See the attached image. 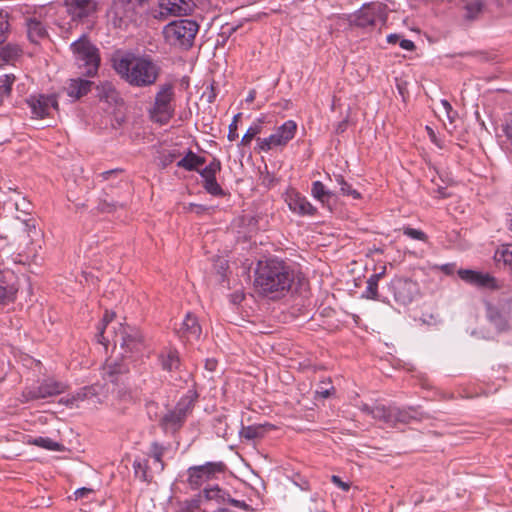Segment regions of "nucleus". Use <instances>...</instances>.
Returning <instances> with one entry per match:
<instances>
[{"label":"nucleus","instance_id":"obj_32","mask_svg":"<svg viewBox=\"0 0 512 512\" xmlns=\"http://www.w3.org/2000/svg\"><path fill=\"white\" fill-rule=\"evenodd\" d=\"M202 495L199 494L192 499L185 500L180 503V511L181 512H206L200 509L202 503Z\"/></svg>","mask_w":512,"mask_h":512},{"label":"nucleus","instance_id":"obj_61","mask_svg":"<svg viewBox=\"0 0 512 512\" xmlns=\"http://www.w3.org/2000/svg\"><path fill=\"white\" fill-rule=\"evenodd\" d=\"M255 97H256V91L251 90L246 97V102H249V103L253 102Z\"/></svg>","mask_w":512,"mask_h":512},{"label":"nucleus","instance_id":"obj_35","mask_svg":"<svg viewBox=\"0 0 512 512\" xmlns=\"http://www.w3.org/2000/svg\"><path fill=\"white\" fill-rule=\"evenodd\" d=\"M262 120H257V122H255L253 125H251L246 133L244 134V136L242 137L241 139V145L243 146H248L251 141L253 140V138L258 135L259 133H261V130H262Z\"/></svg>","mask_w":512,"mask_h":512},{"label":"nucleus","instance_id":"obj_46","mask_svg":"<svg viewBox=\"0 0 512 512\" xmlns=\"http://www.w3.org/2000/svg\"><path fill=\"white\" fill-rule=\"evenodd\" d=\"M25 226V232L27 233V237L33 241L36 237L40 236V231L36 228V223L34 219H27L23 221Z\"/></svg>","mask_w":512,"mask_h":512},{"label":"nucleus","instance_id":"obj_9","mask_svg":"<svg viewBox=\"0 0 512 512\" xmlns=\"http://www.w3.org/2000/svg\"><path fill=\"white\" fill-rule=\"evenodd\" d=\"M297 124L293 120H287L279 126L273 134L266 138H257V144L261 151L267 152L276 147H284L295 137Z\"/></svg>","mask_w":512,"mask_h":512},{"label":"nucleus","instance_id":"obj_15","mask_svg":"<svg viewBox=\"0 0 512 512\" xmlns=\"http://www.w3.org/2000/svg\"><path fill=\"white\" fill-rule=\"evenodd\" d=\"M64 5L73 21H83L97 9L94 0H65Z\"/></svg>","mask_w":512,"mask_h":512},{"label":"nucleus","instance_id":"obj_44","mask_svg":"<svg viewBox=\"0 0 512 512\" xmlns=\"http://www.w3.org/2000/svg\"><path fill=\"white\" fill-rule=\"evenodd\" d=\"M122 207L123 204L114 201H108L107 199L101 200L98 204V210L102 213H110Z\"/></svg>","mask_w":512,"mask_h":512},{"label":"nucleus","instance_id":"obj_25","mask_svg":"<svg viewBox=\"0 0 512 512\" xmlns=\"http://www.w3.org/2000/svg\"><path fill=\"white\" fill-rule=\"evenodd\" d=\"M162 368L166 371L172 372L179 368L180 359L177 350L167 349L160 355Z\"/></svg>","mask_w":512,"mask_h":512},{"label":"nucleus","instance_id":"obj_8","mask_svg":"<svg viewBox=\"0 0 512 512\" xmlns=\"http://www.w3.org/2000/svg\"><path fill=\"white\" fill-rule=\"evenodd\" d=\"M193 408V400L190 397L181 398L176 406L168 410L160 419V425L165 431L176 432L186 421Z\"/></svg>","mask_w":512,"mask_h":512},{"label":"nucleus","instance_id":"obj_62","mask_svg":"<svg viewBox=\"0 0 512 512\" xmlns=\"http://www.w3.org/2000/svg\"><path fill=\"white\" fill-rule=\"evenodd\" d=\"M371 410H373V406H369L368 404H363L361 406V411L368 415H371Z\"/></svg>","mask_w":512,"mask_h":512},{"label":"nucleus","instance_id":"obj_59","mask_svg":"<svg viewBox=\"0 0 512 512\" xmlns=\"http://www.w3.org/2000/svg\"><path fill=\"white\" fill-rule=\"evenodd\" d=\"M217 366V361L214 359H207L205 362V368L209 371H214Z\"/></svg>","mask_w":512,"mask_h":512},{"label":"nucleus","instance_id":"obj_63","mask_svg":"<svg viewBox=\"0 0 512 512\" xmlns=\"http://www.w3.org/2000/svg\"><path fill=\"white\" fill-rule=\"evenodd\" d=\"M437 192L439 193V197L441 198L448 197V194H446L442 188H439Z\"/></svg>","mask_w":512,"mask_h":512},{"label":"nucleus","instance_id":"obj_16","mask_svg":"<svg viewBox=\"0 0 512 512\" xmlns=\"http://www.w3.org/2000/svg\"><path fill=\"white\" fill-rule=\"evenodd\" d=\"M457 273L463 281L478 288H498L496 279L489 273H483L471 269H459Z\"/></svg>","mask_w":512,"mask_h":512},{"label":"nucleus","instance_id":"obj_54","mask_svg":"<svg viewBox=\"0 0 512 512\" xmlns=\"http://www.w3.org/2000/svg\"><path fill=\"white\" fill-rule=\"evenodd\" d=\"M226 502H229L231 505L238 507V508H242V509L248 508V505L244 501L232 499L229 497V495L226 496Z\"/></svg>","mask_w":512,"mask_h":512},{"label":"nucleus","instance_id":"obj_4","mask_svg":"<svg viewBox=\"0 0 512 512\" xmlns=\"http://www.w3.org/2000/svg\"><path fill=\"white\" fill-rule=\"evenodd\" d=\"M74 60L83 73L93 76L97 73L100 65L99 49L91 42L87 35H82L70 45Z\"/></svg>","mask_w":512,"mask_h":512},{"label":"nucleus","instance_id":"obj_23","mask_svg":"<svg viewBox=\"0 0 512 512\" xmlns=\"http://www.w3.org/2000/svg\"><path fill=\"white\" fill-rule=\"evenodd\" d=\"M91 85L89 80L71 79L65 89L69 97L79 99L90 91Z\"/></svg>","mask_w":512,"mask_h":512},{"label":"nucleus","instance_id":"obj_52","mask_svg":"<svg viewBox=\"0 0 512 512\" xmlns=\"http://www.w3.org/2000/svg\"><path fill=\"white\" fill-rule=\"evenodd\" d=\"M238 138L237 134V124H235V121H232V123L229 125V133H228V139L230 141H234Z\"/></svg>","mask_w":512,"mask_h":512},{"label":"nucleus","instance_id":"obj_30","mask_svg":"<svg viewBox=\"0 0 512 512\" xmlns=\"http://www.w3.org/2000/svg\"><path fill=\"white\" fill-rule=\"evenodd\" d=\"M312 196L322 203L328 202L332 197V192L327 190L321 181H315L312 183L311 188Z\"/></svg>","mask_w":512,"mask_h":512},{"label":"nucleus","instance_id":"obj_14","mask_svg":"<svg viewBox=\"0 0 512 512\" xmlns=\"http://www.w3.org/2000/svg\"><path fill=\"white\" fill-rule=\"evenodd\" d=\"M195 7V0H161L159 17L188 15Z\"/></svg>","mask_w":512,"mask_h":512},{"label":"nucleus","instance_id":"obj_45","mask_svg":"<svg viewBox=\"0 0 512 512\" xmlns=\"http://www.w3.org/2000/svg\"><path fill=\"white\" fill-rule=\"evenodd\" d=\"M403 233L407 237L414 239V240H418V241L425 242L428 239L427 235L422 230L411 228V227H404Z\"/></svg>","mask_w":512,"mask_h":512},{"label":"nucleus","instance_id":"obj_33","mask_svg":"<svg viewBox=\"0 0 512 512\" xmlns=\"http://www.w3.org/2000/svg\"><path fill=\"white\" fill-rule=\"evenodd\" d=\"M31 443L35 446L51 451H62L64 449L62 444L55 442L48 437L35 438Z\"/></svg>","mask_w":512,"mask_h":512},{"label":"nucleus","instance_id":"obj_64","mask_svg":"<svg viewBox=\"0 0 512 512\" xmlns=\"http://www.w3.org/2000/svg\"><path fill=\"white\" fill-rule=\"evenodd\" d=\"M345 125H346V124H345V122L341 123V124L339 125V128H338V129H339V130H341V131H343V130L345 129Z\"/></svg>","mask_w":512,"mask_h":512},{"label":"nucleus","instance_id":"obj_13","mask_svg":"<svg viewBox=\"0 0 512 512\" xmlns=\"http://www.w3.org/2000/svg\"><path fill=\"white\" fill-rule=\"evenodd\" d=\"M391 290L394 298L401 304H409L413 301L417 293V283L406 278H397L391 282Z\"/></svg>","mask_w":512,"mask_h":512},{"label":"nucleus","instance_id":"obj_34","mask_svg":"<svg viewBox=\"0 0 512 512\" xmlns=\"http://www.w3.org/2000/svg\"><path fill=\"white\" fill-rule=\"evenodd\" d=\"M494 257L497 262H503L512 270V245L502 246L496 251Z\"/></svg>","mask_w":512,"mask_h":512},{"label":"nucleus","instance_id":"obj_37","mask_svg":"<svg viewBox=\"0 0 512 512\" xmlns=\"http://www.w3.org/2000/svg\"><path fill=\"white\" fill-rule=\"evenodd\" d=\"M335 181L340 186V191L343 195L351 196L353 199H359L361 197L360 193L353 189L350 184H348L342 175H335Z\"/></svg>","mask_w":512,"mask_h":512},{"label":"nucleus","instance_id":"obj_2","mask_svg":"<svg viewBox=\"0 0 512 512\" xmlns=\"http://www.w3.org/2000/svg\"><path fill=\"white\" fill-rule=\"evenodd\" d=\"M112 67L132 87L145 88L154 85L161 73L160 66L149 55L131 51H116Z\"/></svg>","mask_w":512,"mask_h":512},{"label":"nucleus","instance_id":"obj_38","mask_svg":"<svg viewBox=\"0 0 512 512\" xmlns=\"http://www.w3.org/2000/svg\"><path fill=\"white\" fill-rule=\"evenodd\" d=\"M134 472L137 477H139L142 481H150L148 475V460L146 459H136L133 462Z\"/></svg>","mask_w":512,"mask_h":512},{"label":"nucleus","instance_id":"obj_21","mask_svg":"<svg viewBox=\"0 0 512 512\" xmlns=\"http://www.w3.org/2000/svg\"><path fill=\"white\" fill-rule=\"evenodd\" d=\"M380 7L378 5H368L360 9L356 22L358 26H373L376 23Z\"/></svg>","mask_w":512,"mask_h":512},{"label":"nucleus","instance_id":"obj_55","mask_svg":"<svg viewBox=\"0 0 512 512\" xmlns=\"http://www.w3.org/2000/svg\"><path fill=\"white\" fill-rule=\"evenodd\" d=\"M399 45L402 49L412 51L415 48V44L408 39H400Z\"/></svg>","mask_w":512,"mask_h":512},{"label":"nucleus","instance_id":"obj_58","mask_svg":"<svg viewBox=\"0 0 512 512\" xmlns=\"http://www.w3.org/2000/svg\"><path fill=\"white\" fill-rule=\"evenodd\" d=\"M189 207L191 211H195L197 214H202L208 210V208L203 205L193 203H191Z\"/></svg>","mask_w":512,"mask_h":512},{"label":"nucleus","instance_id":"obj_57","mask_svg":"<svg viewBox=\"0 0 512 512\" xmlns=\"http://www.w3.org/2000/svg\"><path fill=\"white\" fill-rule=\"evenodd\" d=\"M92 492L93 490L91 488L82 487L75 491V496L76 498H83Z\"/></svg>","mask_w":512,"mask_h":512},{"label":"nucleus","instance_id":"obj_31","mask_svg":"<svg viewBox=\"0 0 512 512\" xmlns=\"http://www.w3.org/2000/svg\"><path fill=\"white\" fill-rule=\"evenodd\" d=\"M14 81L15 76L13 74H5L0 77V104L5 97L10 95Z\"/></svg>","mask_w":512,"mask_h":512},{"label":"nucleus","instance_id":"obj_43","mask_svg":"<svg viewBox=\"0 0 512 512\" xmlns=\"http://www.w3.org/2000/svg\"><path fill=\"white\" fill-rule=\"evenodd\" d=\"M502 131L512 152V112L505 118L502 124Z\"/></svg>","mask_w":512,"mask_h":512},{"label":"nucleus","instance_id":"obj_49","mask_svg":"<svg viewBox=\"0 0 512 512\" xmlns=\"http://www.w3.org/2000/svg\"><path fill=\"white\" fill-rule=\"evenodd\" d=\"M123 5L126 6V10H135L142 7L145 3L150 0H120Z\"/></svg>","mask_w":512,"mask_h":512},{"label":"nucleus","instance_id":"obj_17","mask_svg":"<svg viewBox=\"0 0 512 512\" xmlns=\"http://www.w3.org/2000/svg\"><path fill=\"white\" fill-rule=\"evenodd\" d=\"M65 386L54 380H46L36 388H30L24 391L23 396L26 400L44 399L55 396L64 391Z\"/></svg>","mask_w":512,"mask_h":512},{"label":"nucleus","instance_id":"obj_51","mask_svg":"<svg viewBox=\"0 0 512 512\" xmlns=\"http://www.w3.org/2000/svg\"><path fill=\"white\" fill-rule=\"evenodd\" d=\"M437 269H439L441 272H443L446 275H451L455 271V264L454 263H447L440 266H436Z\"/></svg>","mask_w":512,"mask_h":512},{"label":"nucleus","instance_id":"obj_40","mask_svg":"<svg viewBox=\"0 0 512 512\" xmlns=\"http://www.w3.org/2000/svg\"><path fill=\"white\" fill-rule=\"evenodd\" d=\"M10 31L9 14L0 9V44L4 43Z\"/></svg>","mask_w":512,"mask_h":512},{"label":"nucleus","instance_id":"obj_5","mask_svg":"<svg viewBox=\"0 0 512 512\" xmlns=\"http://www.w3.org/2000/svg\"><path fill=\"white\" fill-rule=\"evenodd\" d=\"M198 29L195 21L182 19L167 24L163 29V35L169 45L189 49L193 45Z\"/></svg>","mask_w":512,"mask_h":512},{"label":"nucleus","instance_id":"obj_50","mask_svg":"<svg viewBox=\"0 0 512 512\" xmlns=\"http://www.w3.org/2000/svg\"><path fill=\"white\" fill-rule=\"evenodd\" d=\"M120 173H122L121 169H112V170L98 173L97 178H100L101 181H106V180L110 179L112 176H117Z\"/></svg>","mask_w":512,"mask_h":512},{"label":"nucleus","instance_id":"obj_11","mask_svg":"<svg viewBox=\"0 0 512 512\" xmlns=\"http://www.w3.org/2000/svg\"><path fill=\"white\" fill-rule=\"evenodd\" d=\"M221 171L220 160L214 158L205 168L199 169L198 173L203 178L204 189L213 196L224 197L226 192L216 180V174Z\"/></svg>","mask_w":512,"mask_h":512},{"label":"nucleus","instance_id":"obj_48","mask_svg":"<svg viewBox=\"0 0 512 512\" xmlns=\"http://www.w3.org/2000/svg\"><path fill=\"white\" fill-rule=\"evenodd\" d=\"M440 103L444 109V113H445L446 117L448 118L450 123H453L455 117L457 116V112L455 110H453V108H452L451 104L448 102V100L442 99Z\"/></svg>","mask_w":512,"mask_h":512},{"label":"nucleus","instance_id":"obj_56","mask_svg":"<svg viewBox=\"0 0 512 512\" xmlns=\"http://www.w3.org/2000/svg\"><path fill=\"white\" fill-rule=\"evenodd\" d=\"M332 482L335 483L338 487H340L342 490L347 491L349 490L350 486L349 484L343 482L340 477L333 475L332 476Z\"/></svg>","mask_w":512,"mask_h":512},{"label":"nucleus","instance_id":"obj_7","mask_svg":"<svg viewBox=\"0 0 512 512\" xmlns=\"http://www.w3.org/2000/svg\"><path fill=\"white\" fill-rule=\"evenodd\" d=\"M226 465L219 462H206L203 465L191 466L187 470V483L192 489H199L203 484L224 473Z\"/></svg>","mask_w":512,"mask_h":512},{"label":"nucleus","instance_id":"obj_26","mask_svg":"<svg viewBox=\"0 0 512 512\" xmlns=\"http://www.w3.org/2000/svg\"><path fill=\"white\" fill-rule=\"evenodd\" d=\"M417 411L415 409H400L393 407V426L397 423L408 424L412 420L417 419Z\"/></svg>","mask_w":512,"mask_h":512},{"label":"nucleus","instance_id":"obj_19","mask_svg":"<svg viewBox=\"0 0 512 512\" xmlns=\"http://www.w3.org/2000/svg\"><path fill=\"white\" fill-rule=\"evenodd\" d=\"M13 278L10 271L0 272V305H6L15 298L17 288L13 283Z\"/></svg>","mask_w":512,"mask_h":512},{"label":"nucleus","instance_id":"obj_6","mask_svg":"<svg viewBox=\"0 0 512 512\" xmlns=\"http://www.w3.org/2000/svg\"><path fill=\"white\" fill-rule=\"evenodd\" d=\"M174 86L171 83L160 85L156 95L151 118L160 124H166L174 115Z\"/></svg>","mask_w":512,"mask_h":512},{"label":"nucleus","instance_id":"obj_1","mask_svg":"<svg viewBox=\"0 0 512 512\" xmlns=\"http://www.w3.org/2000/svg\"><path fill=\"white\" fill-rule=\"evenodd\" d=\"M295 279V270L289 264L278 258H270L258 261L253 283L260 295L277 299L290 291Z\"/></svg>","mask_w":512,"mask_h":512},{"label":"nucleus","instance_id":"obj_36","mask_svg":"<svg viewBox=\"0 0 512 512\" xmlns=\"http://www.w3.org/2000/svg\"><path fill=\"white\" fill-rule=\"evenodd\" d=\"M264 434V429L262 426H255V425H251V426H243L241 431H240V436L242 438H245V439H248V440H253V439H256V438H260L262 437Z\"/></svg>","mask_w":512,"mask_h":512},{"label":"nucleus","instance_id":"obj_41","mask_svg":"<svg viewBox=\"0 0 512 512\" xmlns=\"http://www.w3.org/2000/svg\"><path fill=\"white\" fill-rule=\"evenodd\" d=\"M97 392H96V389L94 387H84L82 389H80L78 392H76L70 400H68V402H77V401H82V400H85V399H90L92 398L93 396H96Z\"/></svg>","mask_w":512,"mask_h":512},{"label":"nucleus","instance_id":"obj_28","mask_svg":"<svg viewBox=\"0 0 512 512\" xmlns=\"http://www.w3.org/2000/svg\"><path fill=\"white\" fill-rule=\"evenodd\" d=\"M202 498L207 501H215L217 503H225L226 502V496L228 494L221 489L218 485H214L211 487H206L203 490V493L201 494Z\"/></svg>","mask_w":512,"mask_h":512},{"label":"nucleus","instance_id":"obj_18","mask_svg":"<svg viewBox=\"0 0 512 512\" xmlns=\"http://www.w3.org/2000/svg\"><path fill=\"white\" fill-rule=\"evenodd\" d=\"M285 201L289 209L299 215L312 216L316 212V208L306 199V197L302 196L294 189L287 191Z\"/></svg>","mask_w":512,"mask_h":512},{"label":"nucleus","instance_id":"obj_39","mask_svg":"<svg viewBox=\"0 0 512 512\" xmlns=\"http://www.w3.org/2000/svg\"><path fill=\"white\" fill-rule=\"evenodd\" d=\"M164 451H165V448L162 445H160L159 443L153 442L151 444L150 453H151V456L153 457L154 462L157 465V468L159 471H162L164 469V463L162 461Z\"/></svg>","mask_w":512,"mask_h":512},{"label":"nucleus","instance_id":"obj_20","mask_svg":"<svg viewBox=\"0 0 512 512\" xmlns=\"http://www.w3.org/2000/svg\"><path fill=\"white\" fill-rule=\"evenodd\" d=\"M201 332V326L196 316L187 313L182 321L181 327L178 329L180 337L186 338L187 340H197L200 338Z\"/></svg>","mask_w":512,"mask_h":512},{"label":"nucleus","instance_id":"obj_3","mask_svg":"<svg viewBox=\"0 0 512 512\" xmlns=\"http://www.w3.org/2000/svg\"><path fill=\"white\" fill-rule=\"evenodd\" d=\"M114 313L106 314L103 317V327L99 328V342L106 345V342L112 341L114 346L119 345L126 351L133 352L138 351L143 343V337L140 331L133 326L117 323L118 327H112L111 339L109 338L110 331L108 330V324L112 321Z\"/></svg>","mask_w":512,"mask_h":512},{"label":"nucleus","instance_id":"obj_24","mask_svg":"<svg viewBox=\"0 0 512 512\" xmlns=\"http://www.w3.org/2000/svg\"><path fill=\"white\" fill-rule=\"evenodd\" d=\"M206 160L204 157L196 155L194 152L189 150L186 155L178 161L177 166L187 171H199L200 166L205 164Z\"/></svg>","mask_w":512,"mask_h":512},{"label":"nucleus","instance_id":"obj_10","mask_svg":"<svg viewBox=\"0 0 512 512\" xmlns=\"http://www.w3.org/2000/svg\"><path fill=\"white\" fill-rule=\"evenodd\" d=\"M486 316L498 331L508 329L512 320V298L504 299L497 304L486 303Z\"/></svg>","mask_w":512,"mask_h":512},{"label":"nucleus","instance_id":"obj_42","mask_svg":"<svg viewBox=\"0 0 512 512\" xmlns=\"http://www.w3.org/2000/svg\"><path fill=\"white\" fill-rule=\"evenodd\" d=\"M21 53V50L16 45L8 44L5 47L2 48L1 56L4 60L10 61L12 59L17 58Z\"/></svg>","mask_w":512,"mask_h":512},{"label":"nucleus","instance_id":"obj_60","mask_svg":"<svg viewBox=\"0 0 512 512\" xmlns=\"http://www.w3.org/2000/svg\"><path fill=\"white\" fill-rule=\"evenodd\" d=\"M401 37L399 34H390L387 36V42L390 44H397L399 43Z\"/></svg>","mask_w":512,"mask_h":512},{"label":"nucleus","instance_id":"obj_47","mask_svg":"<svg viewBox=\"0 0 512 512\" xmlns=\"http://www.w3.org/2000/svg\"><path fill=\"white\" fill-rule=\"evenodd\" d=\"M334 391V387L331 385V383L328 382H321L318 388L316 389V395L321 398H328L331 395V392Z\"/></svg>","mask_w":512,"mask_h":512},{"label":"nucleus","instance_id":"obj_29","mask_svg":"<svg viewBox=\"0 0 512 512\" xmlns=\"http://www.w3.org/2000/svg\"><path fill=\"white\" fill-rule=\"evenodd\" d=\"M382 277V273L371 275L367 280V286L363 293V297L367 299L377 300L378 299V282Z\"/></svg>","mask_w":512,"mask_h":512},{"label":"nucleus","instance_id":"obj_22","mask_svg":"<svg viewBox=\"0 0 512 512\" xmlns=\"http://www.w3.org/2000/svg\"><path fill=\"white\" fill-rule=\"evenodd\" d=\"M26 27L27 36L32 43H38L48 35L45 26L36 18H27Z\"/></svg>","mask_w":512,"mask_h":512},{"label":"nucleus","instance_id":"obj_27","mask_svg":"<svg viewBox=\"0 0 512 512\" xmlns=\"http://www.w3.org/2000/svg\"><path fill=\"white\" fill-rule=\"evenodd\" d=\"M371 416L375 420H379L393 426V407L375 405L373 406V410H371Z\"/></svg>","mask_w":512,"mask_h":512},{"label":"nucleus","instance_id":"obj_53","mask_svg":"<svg viewBox=\"0 0 512 512\" xmlns=\"http://www.w3.org/2000/svg\"><path fill=\"white\" fill-rule=\"evenodd\" d=\"M105 371H106V373H108L109 375L113 376V375H115V374L122 373V372H123V369H122V366H121V365H117V364H115L114 366H113V365H108V366L105 368Z\"/></svg>","mask_w":512,"mask_h":512},{"label":"nucleus","instance_id":"obj_12","mask_svg":"<svg viewBox=\"0 0 512 512\" xmlns=\"http://www.w3.org/2000/svg\"><path fill=\"white\" fill-rule=\"evenodd\" d=\"M31 113L35 118H44L50 114L51 109L58 108V102L54 95H31L26 100Z\"/></svg>","mask_w":512,"mask_h":512}]
</instances>
